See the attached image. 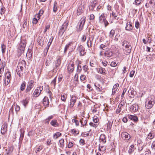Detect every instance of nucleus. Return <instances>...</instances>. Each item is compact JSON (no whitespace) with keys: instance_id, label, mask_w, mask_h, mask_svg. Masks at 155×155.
Masks as SVG:
<instances>
[{"instance_id":"1a4fd4ad","label":"nucleus","mask_w":155,"mask_h":155,"mask_svg":"<svg viewBox=\"0 0 155 155\" xmlns=\"http://www.w3.org/2000/svg\"><path fill=\"white\" fill-rule=\"evenodd\" d=\"M121 135L122 138L124 140H129L130 138V135L127 133L123 132L121 133Z\"/></svg>"},{"instance_id":"8fccbe9b","label":"nucleus","mask_w":155,"mask_h":155,"mask_svg":"<svg viewBox=\"0 0 155 155\" xmlns=\"http://www.w3.org/2000/svg\"><path fill=\"white\" fill-rule=\"evenodd\" d=\"M5 11V8L4 7H2L0 11V13L1 15H2L4 14Z\"/></svg>"},{"instance_id":"39448f33","label":"nucleus","mask_w":155,"mask_h":155,"mask_svg":"<svg viewBox=\"0 0 155 155\" xmlns=\"http://www.w3.org/2000/svg\"><path fill=\"white\" fill-rule=\"evenodd\" d=\"M43 89V87L40 86L37 87L33 93V96L35 97H38L40 94L41 91Z\"/></svg>"},{"instance_id":"13d9d810","label":"nucleus","mask_w":155,"mask_h":155,"mask_svg":"<svg viewBox=\"0 0 155 155\" xmlns=\"http://www.w3.org/2000/svg\"><path fill=\"white\" fill-rule=\"evenodd\" d=\"M86 78V76L84 75H81L80 77V79L81 81L84 80Z\"/></svg>"},{"instance_id":"e433bc0d","label":"nucleus","mask_w":155,"mask_h":155,"mask_svg":"<svg viewBox=\"0 0 155 155\" xmlns=\"http://www.w3.org/2000/svg\"><path fill=\"white\" fill-rule=\"evenodd\" d=\"M5 78L10 79H11V74L8 71L5 73Z\"/></svg>"},{"instance_id":"6e6552de","label":"nucleus","mask_w":155,"mask_h":155,"mask_svg":"<svg viewBox=\"0 0 155 155\" xmlns=\"http://www.w3.org/2000/svg\"><path fill=\"white\" fill-rule=\"evenodd\" d=\"M103 54H104L105 56L107 57H110L112 56L113 55L112 52L109 50H108L104 52H101L100 54L101 55H103Z\"/></svg>"},{"instance_id":"ddd939ff","label":"nucleus","mask_w":155,"mask_h":155,"mask_svg":"<svg viewBox=\"0 0 155 155\" xmlns=\"http://www.w3.org/2000/svg\"><path fill=\"white\" fill-rule=\"evenodd\" d=\"M25 61H22L21 62V63L19 64L18 65V68L20 69V70L23 71V70L24 69L23 66L25 67Z\"/></svg>"},{"instance_id":"49530a36","label":"nucleus","mask_w":155,"mask_h":155,"mask_svg":"<svg viewBox=\"0 0 155 155\" xmlns=\"http://www.w3.org/2000/svg\"><path fill=\"white\" fill-rule=\"evenodd\" d=\"M72 122L73 123H75L76 126H78L79 125V122L78 121V120H76L74 119H73L72 120Z\"/></svg>"},{"instance_id":"393cba45","label":"nucleus","mask_w":155,"mask_h":155,"mask_svg":"<svg viewBox=\"0 0 155 155\" xmlns=\"http://www.w3.org/2000/svg\"><path fill=\"white\" fill-rule=\"evenodd\" d=\"M119 85L118 84H116L113 86L112 89V94H114L119 87Z\"/></svg>"},{"instance_id":"f8f14e48","label":"nucleus","mask_w":155,"mask_h":155,"mask_svg":"<svg viewBox=\"0 0 155 155\" xmlns=\"http://www.w3.org/2000/svg\"><path fill=\"white\" fill-rule=\"evenodd\" d=\"M138 109V105L136 104H134L131 106L130 109V111L131 112H135L137 111Z\"/></svg>"},{"instance_id":"9d476101","label":"nucleus","mask_w":155,"mask_h":155,"mask_svg":"<svg viewBox=\"0 0 155 155\" xmlns=\"http://www.w3.org/2000/svg\"><path fill=\"white\" fill-rule=\"evenodd\" d=\"M74 64L72 62H71L68 64V71L70 73L72 72L74 69Z\"/></svg>"},{"instance_id":"a211bd4d","label":"nucleus","mask_w":155,"mask_h":155,"mask_svg":"<svg viewBox=\"0 0 155 155\" xmlns=\"http://www.w3.org/2000/svg\"><path fill=\"white\" fill-rule=\"evenodd\" d=\"M29 102V99L26 98L23 99L21 101V103L24 106L25 108L27 106Z\"/></svg>"},{"instance_id":"2eb2a0df","label":"nucleus","mask_w":155,"mask_h":155,"mask_svg":"<svg viewBox=\"0 0 155 155\" xmlns=\"http://www.w3.org/2000/svg\"><path fill=\"white\" fill-rule=\"evenodd\" d=\"M45 39V38H44L42 37H39L38 42L39 44L41 46H42L45 44V41L44 40Z\"/></svg>"},{"instance_id":"37998d69","label":"nucleus","mask_w":155,"mask_h":155,"mask_svg":"<svg viewBox=\"0 0 155 155\" xmlns=\"http://www.w3.org/2000/svg\"><path fill=\"white\" fill-rule=\"evenodd\" d=\"M67 98L66 96L64 94H62L61 95V100L62 101H65Z\"/></svg>"},{"instance_id":"ea45409f","label":"nucleus","mask_w":155,"mask_h":155,"mask_svg":"<svg viewBox=\"0 0 155 155\" xmlns=\"http://www.w3.org/2000/svg\"><path fill=\"white\" fill-rule=\"evenodd\" d=\"M64 140L63 139H61L59 140L60 147H64Z\"/></svg>"},{"instance_id":"4d7b16f0","label":"nucleus","mask_w":155,"mask_h":155,"mask_svg":"<svg viewBox=\"0 0 155 155\" xmlns=\"http://www.w3.org/2000/svg\"><path fill=\"white\" fill-rule=\"evenodd\" d=\"M126 91H127V89L126 88H124L123 90V93H122L121 94V97L122 98H123V97H124V94L126 93Z\"/></svg>"},{"instance_id":"0eeeda50","label":"nucleus","mask_w":155,"mask_h":155,"mask_svg":"<svg viewBox=\"0 0 155 155\" xmlns=\"http://www.w3.org/2000/svg\"><path fill=\"white\" fill-rule=\"evenodd\" d=\"M129 94V96L131 98H133L134 96L136 94V92L134 90L133 88L130 87V89L128 91Z\"/></svg>"},{"instance_id":"e2e57ef3","label":"nucleus","mask_w":155,"mask_h":155,"mask_svg":"<svg viewBox=\"0 0 155 155\" xmlns=\"http://www.w3.org/2000/svg\"><path fill=\"white\" fill-rule=\"evenodd\" d=\"M62 79L63 76L61 74L59 75L58 79V82H61L62 80Z\"/></svg>"},{"instance_id":"4c0bfd02","label":"nucleus","mask_w":155,"mask_h":155,"mask_svg":"<svg viewBox=\"0 0 155 155\" xmlns=\"http://www.w3.org/2000/svg\"><path fill=\"white\" fill-rule=\"evenodd\" d=\"M131 49H123V51L125 54H128L131 52Z\"/></svg>"},{"instance_id":"dca6fc26","label":"nucleus","mask_w":155,"mask_h":155,"mask_svg":"<svg viewBox=\"0 0 155 155\" xmlns=\"http://www.w3.org/2000/svg\"><path fill=\"white\" fill-rule=\"evenodd\" d=\"M125 29L128 31H130L133 29V27L131 24L130 22L127 23L126 26L125 27Z\"/></svg>"},{"instance_id":"a19ab883","label":"nucleus","mask_w":155,"mask_h":155,"mask_svg":"<svg viewBox=\"0 0 155 155\" xmlns=\"http://www.w3.org/2000/svg\"><path fill=\"white\" fill-rule=\"evenodd\" d=\"M26 45L23 43H21L19 45V47L20 48H25Z\"/></svg>"},{"instance_id":"473e14b6","label":"nucleus","mask_w":155,"mask_h":155,"mask_svg":"<svg viewBox=\"0 0 155 155\" xmlns=\"http://www.w3.org/2000/svg\"><path fill=\"white\" fill-rule=\"evenodd\" d=\"M53 118V116L51 115L49 116L45 120V123L49 124L50 120Z\"/></svg>"},{"instance_id":"f704fd0d","label":"nucleus","mask_w":155,"mask_h":155,"mask_svg":"<svg viewBox=\"0 0 155 155\" xmlns=\"http://www.w3.org/2000/svg\"><path fill=\"white\" fill-rule=\"evenodd\" d=\"M23 71L21 70H20L18 68L17 70V73L20 77H21L23 74Z\"/></svg>"},{"instance_id":"a878e982","label":"nucleus","mask_w":155,"mask_h":155,"mask_svg":"<svg viewBox=\"0 0 155 155\" xmlns=\"http://www.w3.org/2000/svg\"><path fill=\"white\" fill-rule=\"evenodd\" d=\"M26 87V83L25 81H24L21 84L20 86V90L21 91H24Z\"/></svg>"},{"instance_id":"79ce46f5","label":"nucleus","mask_w":155,"mask_h":155,"mask_svg":"<svg viewBox=\"0 0 155 155\" xmlns=\"http://www.w3.org/2000/svg\"><path fill=\"white\" fill-rule=\"evenodd\" d=\"M82 70V68L81 65H78L77 68V72L78 73H80Z\"/></svg>"},{"instance_id":"a18cd8bd","label":"nucleus","mask_w":155,"mask_h":155,"mask_svg":"<svg viewBox=\"0 0 155 155\" xmlns=\"http://www.w3.org/2000/svg\"><path fill=\"white\" fill-rule=\"evenodd\" d=\"M50 25H46L45 28V29L44 31H43L44 33H45V32L47 31V30L48 29L50 28Z\"/></svg>"},{"instance_id":"f3484780","label":"nucleus","mask_w":155,"mask_h":155,"mask_svg":"<svg viewBox=\"0 0 155 155\" xmlns=\"http://www.w3.org/2000/svg\"><path fill=\"white\" fill-rule=\"evenodd\" d=\"M84 8L81 5L79 6L77 10V14L79 15L83 12Z\"/></svg>"},{"instance_id":"58836bf2","label":"nucleus","mask_w":155,"mask_h":155,"mask_svg":"<svg viewBox=\"0 0 155 155\" xmlns=\"http://www.w3.org/2000/svg\"><path fill=\"white\" fill-rule=\"evenodd\" d=\"M79 51L80 55L82 56L84 55L86 53L84 49H79Z\"/></svg>"},{"instance_id":"0e129e2a","label":"nucleus","mask_w":155,"mask_h":155,"mask_svg":"<svg viewBox=\"0 0 155 155\" xmlns=\"http://www.w3.org/2000/svg\"><path fill=\"white\" fill-rule=\"evenodd\" d=\"M135 73V71H130V77L131 78L133 77Z\"/></svg>"},{"instance_id":"b1692460","label":"nucleus","mask_w":155,"mask_h":155,"mask_svg":"<svg viewBox=\"0 0 155 155\" xmlns=\"http://www.w3.org/2000/svg\"><path fill=\"white\" fill-rule=\"evenodd\" d=\"M6 126L5 125H3L2 126L1 129V133L2 134H5L6 131Z\"/></svg>"},{"instance_id":"c85d7f7f","label":"nucleus","mask_w":155,"mask_h":155,"mask_svg":"<svg viewBox=\"0 0 155 155\" xmlns=\"http://www.w3.org/2000/svg\"><path fill=\"white\" fill-rule=\"evenodd\" d=\"M80 122H81V125L83 127L84 126H85L87 124V121L86 119L84 120L83 118H82V120H80Z\"/></svg>"},{"instance_id":"7c9ffc66","label":"nucleus","mask_w":155,"mask_h":155,"mask_svg":"<svg viewBox=\"0 0 155 155\" xmlns=\"http://www.w3.org/2000/svg\"><path fill=\"white\" fill-rule=\"evenodd\" d=\"M68 25V23H64L62 25L60 29L65 31L67 28Z\"/></svg>"},{"instance_id":"aec40b11","label":"nucleus","mask_w":155,"mask_h":155,"mask_svg":"<svg viewBox=\"0 0 155 155\" xmlns=\"http://www.w3.org/2000/svg\"><path fill=\"white\" fill-rule=\"evenodd\" d=\"M97 4H98L96 1H94L93 3H91L89 7L90 9L92 10H94V8L95 7Z\"/></svg>"},{"instance_id":"cd10ccee","label":"nucleus","mask_w":155,"mask_h":155,"mask_svg":"<svg viewBox=\"0 0 155 155\" xmlns=\"http://www.w3.org/2000/svg\"><path fill=\"white\" fill-rule=\"evenodd\" d=\"M134 145H132L130 146L128 151L129 154H131L132 153L134 150Z\"/></svg>"},{"instance_id":"6ab92c4d","label":"nucleus","mask_w":155,"mask_h":155,"mask_svg":"<svg viewBox=\"0 0 155 155\" xmlns=\"http://www.w3.org/2000/svg\"><path fill=\"white\" fill-rule=\"evenodd\" d=\"M129 118L134 122H136L138 120V117L135 115H130L129 116Z\"/></svg>"},{"instance_id":"423d86ee","label":"nucleus","mask_w":155,"mask_h":155,"mask_svg":"<svg viewBox=\"0 0 155 155\" xmlns=\"http://www.w3.org/2000/svg\"><path fill=\"white\" fill-rule=\"evenodd\" d=\"M77 101V97L73 95L71 96L70 101V107L71 108H72Z\"/></svg>"},{"instance_id":"774afa93","label":"nucleus","mask_w":155,"mask_h":155,"mask_svg":"<svg viewBox=\"0 0 155 155\" xmlns=\"http://www.w3.org/2000/svg\"><path fill=\"white\" fill-rule=\"evenodd\" d=\"M151 148L153 150H155V141H153L152 143L151 146Z\"/></svg>"},{"instance_id":"5fc2aeb1","label":"nucleus","mask_w":155,"mask_h":155,"mask_svg":"<svg viewBox=\"0 0 155 155\" xmlns=\"http://www.w3.org/2000/svg\"><path fill=\"white\" fill-rule=\"evenodd\" d=\"M89 125L91 126L96 127L97 126V124H94L92 122H90L89 123Z\"/></svg>"},{"instance_id":"09e8293b","label":"nucleus","mask_w":155,"mask_h":155,"mask_svg":"<svg viewBox=\"0 0 155 155\" xmlns=\"http://www.w3.org/2000/svg\"><path fill=\"white\" fill-rule=\"evenodd\" d=\"M154 137L153 136L151 133H149L147 137V138L149 139H152Z\"/></svg>"},{"instance_id":"3c124183","label":"nucleus","mask_w":155,"mask_h":155,"mask_svg":"<svg viewBox=\"0 0 155 155\" xmlns=\"http://www.w3.org/2000/svg\"><path fill=\"white\" fill-rule=\"evenodd\" d=\"M112 123H111L110 121H109L107 124V128L109 129H110L112 127Z\"/></svg>"},{"instance_id":"c9c22d12","label":"nucleus","mask_w":155,"mask_h":155,"mask_svg":"<svg viewBox=\"0 0 155 155\" xmlns=\"http://www.w3.org/2000/svg\"><path fill=\"white\" fill-rule=\"evenodd\" d=\"M115 31L113 29H112L109 35V37L111 38H112L114 37V35L115 34Z\"/></svg>"},{"instance_id":"f257e3e1","label":"nucleus","mask_w":155,"mask_h":155,"mask_svg":"<svg viewBox=\"0 0 155 155\" xmlns=\"http://www.w3.org/2000/svg\"><path fill=\"white\" fill-rule=\"evenodd\" d=\"M155 102V97L153 96H151L150 98L147 99L145 104V106L147 108H151Z\"/></svg>"},{"instance_id":"338daca9","label":"nucleus","mask_w":155,"mask_h":155,"mask_svg":"<svg viewBox=\"0 0 155 155\" xmlns=\"http://www.w3.org/2000/svg\"><path fill=\"white\" fill-rule=\"evenodd\" d=\"M38 22V19L35 18H34L32 20V23L34 24H36Z\"/></svg>"},{"instance_id":"4468645a","label":"nucleus","mask_w":155,"mask_h":155,"mask_svg":"<svg viewBox=\"0 0 155 155\" xmlns=\"http://www.w3.org/2000/svg\"><path fill=\"white\" fill-rule=\"evenodd\" d=\"M50 124L54 127H58L59 124L57 120L53 119L50 122Z\"/></svg>"},{"instance_id":"de8ad7c7","label":"nucleus","mask_w":155,"mask_h":155,"mask_svg":"<svg viewBox=\"0 0 155 155\" xmlns=\"http://www.w3.org/2000/svg\"><path fill=\"white\" fill-rule=\"evenodd\" d=\"M147 2L150 4L155 5V0H148Z\"/></svg>"},{"instance_id":"6e6d98bb","label":"nucleus","mask_w":155,"mask_h":155,"mask_svg":"<svg viewBox=\"0 0 155 155\" xmlns=\"http://www.w3.org/2000/svg\"><path fill=\"white\" fill-rule=\"evenodd\" d=\"M56 77H55L54 79L51 82V84H53L54 86V87L56 85Z\"/></svg>"},{"instance_id":"2f4dec72","label":"nucleus","mask_w":155,"mask_h":155,"mask_svg":"<svg viewBox=\"0 0 155 155\" xmlns=\"http://www.w3.org/2000/svg\"><path fill=\"white\" fill-rule=\"evenodd\" d=\"M57 5V2H54V7L53 8V11L54 12H56L58 10Z\"/></svg>"},{"instance_id":"4be33fe9","label":"nucleus","mask_w":155,"mask_h":155,"mask_svg":"<svg viewBox=\"0 0 155 155\" xmlns=\"http://www.w3.org/2000/svg\"><path fill=\"white\" fill-rule=\"evenodd\" d=\"M106 70L105 69L103 68H99L98 70V72L99 73L102 74L103 75L106 74Z\"/></svg>"},{"instance_id":"bf43d9fd","label":"nucleus","mask_w":155,"mask_h":155,"mask_svg":"<svg viewBox=\"0 0 155 155\" xmlns=\"http://www.w3.org/2000/svg\"><path fill=\"white\" fill-rule=\"evenodd\" d=\"M142 1V0H135V2L136 5H139Z\"/></svg>"},{"instance_id":"c756f323","label":"nucleus","mask_w":155,"mask_h":155,"mask_svg":"<svg viewBox=\"0 0 155 155\" xmlns=\"http://www.w3.org/2000/svg\"><path fill=\"white\" fill-rule=\"evenodd\" d=\"M94 86L96 87V90L99 91H101L102 90V88L100 86V85L97 84L96 85L95 84H94Z\"/></svg>"},{"instance_id":"c03bdc74","label":"nucleus","mask_w":155,"mask_h":155,"mask_svg":"<svg viewBox=\"0 0 155 155\" xmlns=\"http://www.w3.org/2000/svg\"><path fill=\"white\" fill-rule=\"evenodd\" d=\"M11 79H7L5 78V85H7L10 81Z\"/></svg>"},{"instance_id":"864d4df0","label":"nucleus","mask_w":155,"mask_h":155,"mask_svg":"<svg viewBox=\"0 0 155 155\" xmlns=\"http://www.w3.org/2000/svg\"><path fill=\"white\" fill-rule=\"evenodd\" d=\"M93 121L95 123H97L98 122V119L97 116H94V117L93 118Z\"/></svg>"},{"instance_id":"603ef678","label":"nucleus","mask_w":155,"mask_h":155,"mask_svg":"<svg viewBox=\"0 0 155 155\" xmlns=\"http://www.w3.org/2000/svg\"><path fill=\"white\" fill-rule=\"evenodd\" d=\"M121 110H122L121 107H120L118 106V107L117 108V109L116 110V113L117 114L119 113L120 112V111H121Z\"/></svg>"},{"instance_id":"f03ea898","label":"nucleus","mask_w":155,"mask_h":155,"mask_svg":"<svg viewBox=\"0 0 155 155\" xmlns=\"http://www.w3.org/2000/svg\"><path fill=\"white\" fill-rule=\"evenodd\" d=\"M35 85V82L34 81L31 80L28 82L27 87L25 90V92L26 95H30V91Z\"/></svg>"},{"instance_id":"052dcab7","label":"nucleus","mask_w":155,"mask_h":155,"mask_svg":"<svg viewBox=\"0 0 155 155\" xmlns=\"http://www.w3.org/2000/svg\"><path fill=\"white\" fill-rule=\"evenodd\" d=\"M15 110L16 112H18L20 110V107L17 104L16 105V106H15Z\"/></svg>"},{"instance_id":"bb28decb","label":"nucleus","mask_w":155,"mask_h":155,"mask_svg":"<svg viewBox=\"0 0 155 155\" xmlns=\"http://www.w3.org/2000/svg\"><path fill=\"white\" fill-rule=\"evenodd\" d=\"M61 63V61L60 59V58H58L55 61V67L57 68V67L60 65Z\"/></svg>"},{"instance_id":"7ed1b4c3","label":"nucleus","mask_w":155,"mask_h":155,"mask_svg":"<svg viewBox=\"0 0 155 155\" xmlns=\"http://www.w3.org/2000/svg\"><path fill=\"white\" fill-rule=\"evenodd\" d=\"M106 15L104 13H102L99 17V22L101 23H104L105 27H106L109 24L106 20Z\"/></svg>"},{"instance_id":"5701e85b","label":"nucleus","mask_w":155,"mask_h":155,"mask_svg":"<svg viewBox=\"0 0 155 155\" xmlns=\"http://www.w3.org/2000/svg\"><path fill=\"white\" fill-rule=\"evenodd\" d=\"M32 54L33 52L32 49H28V51L26 53V56L30 58L32 57Z\"/></svg>"},{"instance_id":"9b49d317","label":"nucleus","mask_w":155,"mask_h":155,"mask_svg":"<svg viewBox=\"0 0 155 155\" xmlns=\"http://www.w3.org/2000/svg\"><path fill=\"white\" fill-rule=\"evenodd\" d=\"M42 103L45 108L48 107L49 102L48 97H45L43 99Z\"/></svg>"},{"instance_id":"72a5a7b5","label":"nucleus","mask_w":155,"mask_h":155,"mask_svg":"<svg viewBox=\"0 0 155 155\" xmlns=\"http://www.w3.org/2000/svg\"><path fill=\"white\" fill-rule=\"evenodd\" d=\"M61 135V134L60 132H57L54 134L53 137L55 139H57L58 137H60Z\"/></svg>"},{"instance_id":"680f3d73","label":"nucleus","mask_w":155,"mask_h":155,"mask_svg":"<svg viewBox=\"0 0 155 155\" xmlns=\"http://www.w3.org/2000/svg\"><path fill=\"white\" fill-rule=\"evenodd\" d=\"M79 143L82 145H84L85 144V141L83 139H81L79 140Z\"/></svg>"},{"instance_id":"20e7f679","label":"nucleus","mask_w":155,"mask_h":155,"mask_svg":"<svg viewBox=\"0 0 155 155\" xmlns=\"http://www.w3.org/2000/svg\"><path fill=\"white\" fill-rule=\"evenodd\" d=\"M86 20V17H83L80 20L78 23L79 28L78 29V31H81L82 30Z\"/></svg>"},{"instance_id":"69168bd1","label":"nucleus","mask_w":155,"mask_h":155,"mask_svg":"<svg viewBox=\"0 0 155 155\" xmlns=\"http://www.w3.org/2000/svg\"><path fill=\"white\" fill-rule=\"evenodd\" d=\"M117 65L116 63L114 61H112L110 64V66L112 67H115Z\"/></svg>"},{"instance_id":"412c9836","label":"nucleus","mask_w":155,"mask_h":155,"mask_svg":"<svg viewBox=\"0 0 155 155\" xmlns=\"http://www.w3.org/2000/svg\"><path fill=\"white\" fill-rule=\"evenodd\" d=\"M100 140L103 143H105L106 140L105 135L102 134H101L100 137Z\"/></svg>"}]
</instances>
